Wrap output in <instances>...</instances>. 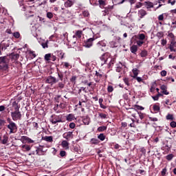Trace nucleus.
Returning <instances> with one entry per match:
<instances>
[{
    "label": "nucleus",
    "mask_w": 176,
    "mask_h": 176,
    "mask_svg": "<svg viewBox=\"0 0 176 176\" xmlns=\"http://www.w3.org/2000/svg\"><path fill=\"white\" fill-rule=\"evenodd\" d=\"M100 60L101 61L100 62L101 67H103V65H107V63H108V61H109V63L107 65L108 68H111V67H112V65L115 64V59L111 58V54H109V53L108 52L103 54L100 57Z\"/></svg>",
    "instance_id": "f257e3e1"
},
{
    "label": "nucleus",
    "mask_w": 176,
    "mask_h": 176,
    "mask_svg": "<svg viewBox=\"0 0 176 176\" xmlns=\"http://www.w3.org/2000/svg\"><path fill=\"white\" fill-rule=\"evenodd\" d=\"M9 59L8 56H1L0 57V71H6L9 66Z\"/></svg>",
    "instance_id": "f03ea898"
},
{
    "label": "nucleus",
    "mask_w": 176,
    "mask_h": 176,
    "mask_svg": "<svg viewBox=\"0 0 176 176\" xmlns=\"http://www.w3.org/2000/svg\"><path fill=\"white\" fill-rule=\"evenodd\" d=\"M83 36V31L82 30H76L72 38L71 39L72 45H76L78 42V39H80Z\"/></svg>",
    "instance_id": "7ed1b4c3"
},
{
    "label": "nucleus",
    "mask_w": 176,
    "mask_h": 176,
    "mask_svg": "<svg viewBox=\"0 0 176 176\" xmlns=\"http://www.w3.org/2000/svg\"><path fill=\"white\" fill-rule=\"evenodd\" d=\"M97 38H100V34H97L96 36H94L93 38L87 39L84 43L85 47H87V48L91 47V46H93V42H94V41H96Z\"/></svg>",
    "instance_id": "20e7f679"
},
{
    "label": "nucleus",
    "mask_w": 176,
    "mask_h": 176,
    "mask_svg": "<svg viewBox=\"0 0 176 176\" xmlns=\"http://www.w3.org/2000/svg\"><path fill=\"white\" fill-rule=\"evenodd\" d=\"M11 118L14 122L21 120V112L20 111H14L11 112Z\"/></svg>",
    "instance_id": "39448f33"
},
{
    "label": "nucleus",
    "mask_w": 176,
    "mask_h": 176,
    "mask_svg": "<svg viewBox=\"0 0 176 176\" xmlns=\"http://www.w3.org/2000/svg\"><path fill=\"white\" fill-rule=\"evenodd\" d=\"M50 122L52 123V124H56L57 123H61L63 120L60 116L52 115L51 116Z\"/></svg>",
    "instance_id": "423d86ee"
},
{
    "label": "nucleus",
    "mask_w": 176,
    "mask_h": 176,
    "mask_svg": "<svg viewBox=\"0 0 176 176\" xmlns=\"http://www.w3.org/2000/svg\"><path fill=\"white\" fill-rule=\"evenodd\" d=\"M7 128L10 130V134H14V133L17 131V124H16L14 122L8 124L7 125Z\"/></svg>",
    "instance_id": "0eeeda50"
},
{
    "label": "nucleus",
    "mask_w": 176,
    "mask_h": 176,
    "mask_svg": "<svg viewBox=\"0 0 176 176\" xmlns=\"http://www.w3.org/2000/svg\"><path fill=\"white\" fill-rule=\"evenodd\" d=\"M63 137L67 141H71V140L74 138V132L72 131L65 132L63 134Z\"/></svg>",
    "instance_id": "6e6552de"
},
{
    "label": "nucleus",
    "mask_w": 176,
    "mask_h": 176,
    "mask_svg": "<svg viewBox=\"0 0 176 176\" xmlns=\"http://www.w3.org/2000/svg\"><path fill=\"white\" fill-rule=\"evenodd\" d=\"M58 80L53 76H49L46 79V83H49V85H54L57 83Z\"/></svg>",
    "instance_id": "1a4fd4ad"
},
{
    "label": "nucleus",
    "mask_w": 176,
    "mask_h": 176,
    "mask_svg": "<svg viewBox=\"0 0 176 176\" xmlns=\"http://www.w3.org/2000/svg\"><path fill=\"white\" fill-rule=\"evenodd\" d=\"M82 83H83V85H85V86L91 87V89L92 90H94V89H96V86H97V84H96L93 82H89V80H85L84 81H82Z\"/></svg>",
    "instance_id": "9d476101"
},
{
    "label": "nucleus",
    "mask_w": 176,
    "mask_h": 176,
    "mask_svg": "<svg viewBox=\"0 0 176 176\" xmlns=\"http://www.w3.org/2000/svg\"><path fill=\"white\" fill-rule=\"evenodd\" d=\"M119 41H120V37H118L116 39L110 42V47H118L119 46Z\"/></svg>",
    "instance_id": "9b49d317"
},
{
    "label": "nucleus",
    "mask_w": 176,
    "mask_h": 176,
    "mask_svg": "<svg viewBox=\"0 0 176 176\" xmlns=\"http://www.w3.org/2000/svg\"><path fill=\"white\" fill-rule=\"evenodd\" d=\"M1 50H6L10 44L9 43V41H3L1 43Z\"/></svg>",
    "instance_id": "f8f14e48"
},
{
    "label": "nucleus",
    "mask_w": 176,
    "mask_h": 176,
    "mask_svg": "<svg viewBox=\"0 0 176 176\" xmlns=\"http://www.w3.org/2000/svg\"><path fill=\"white\" fill-rule=\"evenodd\" d=\"M113 9V6H109L108 7L104 8V10L102 11V16H107V14H109V12Z\"/></svg>",
    "instance_id": "ddd939ff"
},
{
    "label": "nucleus",
    "mask_w": 176,
    "mask_h": 176,
    "mask_svg": "<svg viewBox=\"0 0 176 176\" xmlns=\"http://www.w3.org/2000/svg\"><path fill=\"white\" fill-rule=\"evenodd\" d=\"M75 3V0H67L64 3L65 8H71L72 6H74V4Z\"/></svg>",
    "instance_id": "4468645a"
},
{
    "label": "nucleus",
    "mask_w": 176,
    "mask_h": 176,
    "mask_svg": "<svg viewBox=\"0 0 176 176\" xmlns=\"http://www.w3.org/2000/svg\"><path fill=\"white\" fill-rule=\"evenodd\" d=\"M12 107L14 108V111H20V105H19V102H17L16 100L12 102Z\"/></svg>",
    "instance_id": "2eb2a0df"
},
{
    "label": "nucleus",
    "mask_w": 176,
    "mask_h": 176,
    "mask_svg": "<svg viewBox=\"0 0 176 176\" xmlns=\"http://www.w3.org/2000/svg\"><path fill=\"white\" fill-rule=\"evenodd\" d=\"M96 46L98 47H107V41L102 40L97 43Z\"/></svg>",
    "instance_id": "dca6fc26"
},
{
    "label": "nucleus",
    "mask_w": 176,
    "mask_h": 176,
    "mask_svg": "<svg viewBox=\"0 0 176 176\" xmlns=\"http://www.w3.org/2000/svg\"><path fill=\"white\" fill-rule=\"evenodd\" d=\"M41 140L42 141H46V142H53V136H43Z\"/></svg>",
    "instance_id": "f3484780"
},
{
    "label": "nucleus",
    "mask_w": 176,
    "mask_h": 176,
    "mask_svg": "<svg viewBox=\"0 0 176 176\" xmlns=\"http://www.w3.org/2000/svg\"><path fill=\"white\" fill-rule=\"evenodd\" d=\"M162 149L166 152V153H168V152H170V151H171V145L169 144H166L164 146H162Z\"/></svg>",
    "instance_id": "a211bd4d"
},
{
    "label": "nucleus",
    "mask_w": 176,
    "mask_h": 176,
    "mask_svg": "<svg viewBox=\"0 0 176 176\" xmlns=\"http://www.w3.org/2000/svg\"><path fill=\"white\" fill-rule=\"evenodd\" d=\"M21 148L23 152H28L29 151H31V146L28 144H23L21 146Z\"/></svg>",
    "instance_id": "6ab92c4d"
},
{
    "label": "nucleus",
    "mask_w": 176,
    "mask_h": 176,
    "mask_svg": "<svg viewBox=\"0 0 176 176\" xmlns=\"http://www.w3.org/2000/svg\"><path fill=\"white\" fill-rule=\"evenodd\" d=\"M61 146L65 148V149H69V143L68 142V140L62 141Z\"/></svg>",
    "instance_id": "aec40b11"
},
{
    "label": "nucleus",
    "mask_w": 176,
    "mask_h": 176,
    "mask_svg": "<svg viewBox=\"0 0 176 176\" xmlns=\"http://www.w3.org/2000/svg\"><path fill=\"white\" fill-rule=\"evenodd\" d=\"M54 111L56 112V113H61V112H63V110L60 108L58 103L55 104L54 107Z\"/></svg>",
    "instance_id": "412c9836"
},
{
    "label": "nucleus",
    "mask_w": 176,
    "mask_h": 176,
    "mask_svg": "<svg viewBox=\"0 0 176 176\" xmlns=\"http://www.w3.org/2000/svg\"><path fill=\"white\" fill-rule=\"evenodd\" d=\"M138 16L140 19H143L144 16H146V11L144 10H140L138 11Z\"/></svg>",
    "instance_id": "4be33fe9"
},
{
    "label": "nucleus",
    "mask_w": 176,
    "mask_h": 176,
    "mask_svg": "<svg viewBox=\"0 0 176 176\" xmlns=\"http://www.w3.org/2000/svg\"><path fill=\"white\" fill-rule=\"evenodd\" d=\"M60 108L62 109V111H63V109H65V108H67V102L65 101H63V99H62V102H60L59 104H58Z\"/></svg>",
    "instance_id": "5701e85b"
},
{
    "label": "nucleus",
    "mask_w": 176,
    "mask_h": 176,
    "mask_svg": "<svg viewBox=\"0 0 176 176\" xmlns=\"http://www.w3.org/2000/svg\"><path fill=\"white\" fill-rule=\"evenodd\" d=\"M130 50L131 53H133V54H136L137 52L138 51V47H137V45H133L131 47Z\"/></svg>",
    "instance_id": "b1692460"
},
{
    "label": "nucleus",
    "mask_w": 176,
    "mask_h": 176,
    "mask_svg": "<svg viewBox=\"0 0 176 176\" xmlns=\"http://www.w3.org/2000/svg\"><path fill=\"white\" fill-rule=\"evenodd\" d=\"M95 76L97 77V79L95 78V81L100 82V80L101 79V78H102V74H101L98 72H96Z\"/></svg>",
    "instance_id": "393cba45"
},
{
    "label": "nucleus",
    "mask_w": 176,
    "mask_h": 176,
    "mask_svg": "<svg viewBox=\"0 0 176 176\" xmlns=\"http://www.w3.org/2000/svg\"><path fill=\"white\" fill-rule=\"evenodd\" d=\"M23 10L26 12V14H28V13H32L31 6H25L23 7Z\"/></svg>",
    "instance_id": "a878e982"
},
{
    "label": "nucleus",
    "mask_w": 176,
    "mask_h": 176,
    "mask_svg": "<svg viewBox=\"0 0 176 176\" xmlns=\"http://www.w3.org/2000/svg\"><path fill=\"white\" fill-rule=\"evenodd\" d=\"M66 120L68 122H72V120H75V116H74V114H69L66 117Z\"/></svg>",
    "instance_id": "bb28decb"
},
{
    "label": "nucleus",
    "mask_w": 176,
    "mask_h": 176,
    "mask_svg": "<svg viewBox=\"0 0 176 176\" xmlns=\"http://www.w3.org/2000/svg\"><path fill=\"white\" fill-rule=\"evenodd\" d=\"M90 144H91L92 145H97L100 144V140H98V139L97 138H92L90 140Z\"/></svg>",
    "instance_id": "cd10ccee"
},
{
    "label": "nucleus",
    "mask_w": 176,
    "mask_h": 176,
    "mask_svg": "<svg viewBox=\"0 0 176 176\" xmlns=\"http://www.w3.org/2000/svg\"><path fill=\"white\" fill-rule=\"evenodd\" d=\"M8 141H9V137H8L7 135H3V140H1V143L3 144V145H6Z\"/></svg>",
    "instance_id": "c85d7f7f"
},
{
    "label": "nucleus",
    "mask_w": 176,
    "mask_h": 176,
    "mask_svg": "<svg viewBox=\"0 0 176 176\" xmlns=\"http://www.w3.org/2000/svg\"><path fill=\"white\" fill-rule=\"evenodd\" d=\"M168 36L169 37V38L170 39L171 41H175V36H174V34H173V32L168 31Z\"/></svg>",
    "instance_id": "c756f323"
},
{
    "label": "nucleus",
    "mask_w": 176,
    "mask_h": 176,
    "mask_svg": "<svg viewBox=\"0 0 176 176\" xmlns=\"http://www.w3.org/2000/svg\"><path fill=\"white\" fill-rule=\"evenodd\" d=\"M146 9H151V8H153V3L151 2V1H146Z\"/></svg>",
    "instance_id": "7c9ffc66"
},
{
    "label": "nucleus",
    "mask_w": 176,
    "mask_h": 176,
    "mask_svg": "<svg viewBox=\"0 0 176 176\" xmlns=\"http://www.w3.org/2000/svg\"><path fill=\"white\" fill-rule=\"evenodd\" d=\"M98 3L100 8H101L102 9V8H104V6L107 5V3H105V0H98Z\"/></svg>",
    "instance_id": "2f4dec72"
},
{
    "label": "nucleus",
    "mask_w": 176,
    "mask_h": 176,
    "mask_svg": "<svg viewBox=\"0 0 176 176\" xmlns=\"http://www.w3.org/2000/svg\"><path fill=\"white\" fill-rule=\"evenodd\" d=\"M58 87L60 90L64 89V87H65V82H58Z\"/></svg>",
    "instance_id": "473e14b6"
},
{
    "label": "nucleus",
    "mask_w": 176,
    "mask_h": 176,
    "mask_svg": "<svg viewBox=\"0 0 176 176\" xmlns=\"http://www.w3.org/2000/svg\"><path fill=\"white\" fill-rule=\"evenodd\" d=\"M6 124V120L5 119H0V130Z\"/></svg>",
    "instance_id": "72a5a7b5"
},
{
    "label": "nucleus",
    "mask_w": 176,
    "mask_h": 176,
    "mask_svg": "<svg viewBox=\"0 0 176 176\" xmlns=\"http://www.w3.org/2000/svg\"><path fill=\"white\" fill-rule=\"evenodd\" d=\"M153 109L154 112H159V111H160V107L157 104H154L153 106Z\"/></svg>",
    "instance_id": "f704fd0d"
},
{
    "label": "nucleus",
    "mask_w": 176,
    "mask_h": 176,
    "mask_svg": "<svg viewBox=\"0 0 176 176\" xmlns=\"http://www.w3.org/2000/svg\"><path fill=\"white\" fill-rule=\"evenodd\" d=\"M105 130H107L106 126H101L98 128V131H99L100 133L105 131Z\"/></svg>",
    "instance_id": "c9c22d12"
},
{
    "label": "nucleus",
    "mask_w": 176,
    "mask_h": 176,
    "mask_svg": "<svg viewBox=\"0 0 176 176\" xmlns=\"http://www.w3.org/2000/svg\"><path fill=\"white\" fill-rule=\"evenodd\" d=\"M166 120H174V116L168 113L166 117Z\"/></svg>",
    "instance_id": "e433bc0d"
},
{
    "label": "nucleus",
    "mask_w": 176,
    "mask_h": 176,
    "mask_svg": "<svg viewBox=\"0 0 176 176\" xmlns=\"http://www.w3.org/2000/svg\"><path fill=\"white\" fill-rule=\"evenodd\" d=\"M141 57H146L148 56V51L146 50H142L140 53Z\"/></svg>",
    "instance_id": "4c0bfd02"
},
{
    "label": "nucleus",
    "mask_w": 176,
    "mask_h": 176,
    "mask_svg": "<svg viewBox=\"0 0 176 176\" xmlns=\"http://www.w3.org/2000/svg\"><path fill=\"white\" fill-rule=\"evenodd\" d=\"M29 54L31 58H35V57H36V54H35V52L30 51Z\"/></svg>",
    "instance_id": "58836bf2"
},
{
    "label": "nucleus",
    "mask_w": 176,
    "mask_h": 176,
    "mask_svg": "<svg viewBox=\"0 0 176 176\" xmlns=\"http://www.w3.org/2000/svg\"><path fill=\"white\" fill-rule=\"evenodd\" d=\"M164 16H167V14H162L158 16V20L160 21H163L164 20Z\"/></svg>",
    "instance_id": "ea45409f"
},
{
    "label": "nucleus",
    "mask_w": 176,
    "mask_h": 176,
    "mask_svg": "<svg viewBox=\"0 0 176 176\" xmlns=\"http://www.w3.org/2000/svg\"><path fill=\"white\" fill-rule=\"evenodd\" d=\"M98 138L100 140V141H104L105 140V135L104 133H100L98 136Z\"/></svg>",
    "instance_id": "a19ab883"
},
{
    "label": "nucleus",
    "mask_w": 176,
    "mask_h": 176,
    "mask_svg": "<svg viewBox=\"0 0 176 176\" xmlns=\"http://www.w3.org/2000/svg\"><path fill=\"white\" fill-rule=\"evenodd\" d=\"M20 141H21V142H23V144H24V142H25V141H28V137L21 136Z\"/></svg>",
    "instance_id": "79ce46f5"
},
{
    "label": "nucleus",
    "mask_w": 176,
    "mask_h": 176,
    "mask_svg": "<svg viewBox=\"0 0 176 176\" xmlns=\"http://www.w3.org/2000/svg\"><path fill=\"white\" fill-rule=\"evenodd\" d=\"M173 157H174V155L169 154V155H166V160H168V162H170V160H173Z\"/></svg>",
    "instance_id": "37998d69"
},
{
    "label": "nucleus",
    "mask_w": 176,
    "mask_h": 176,
    "mask_svg": "<svg viewBox=\"0 0 176 176\" xmlns=\"http://www.w3.org/2000/svg\"><path fill=\"white\" fill-rule=\"evenodd\" d=\"M48 43H49V41H46L45 43H41V46L43 47V49H46L49 47V46L47 45Z\"/></svg>",
    "instance_id": "c03bdc74"
},
{
    "label": "nucleus",
    "mask_w": 176,
    "mask_h": 176,
    "mask_svg": "<svg viewBox=\"0 0 176 176\" xmlns=\"http://www.w3.org/2000/svg\"><path fill=\"white\" fill-rule=\"evenodd\" d=\"M82 16H84V17H89V16H90V13L88 10H85L82 12Z\"/></svg>",
    "instance_id": "a18cd8bd"
},
{
    "label": "nucleus",
    "mask_w": 176,
    "mask_h": 176,
    "mask_svg": "<svg viewBox=\"0 0 176 176\" xmlns=\"http://www.w3.org/2000/svg\"><path fill=\"white\" fill-rule=\"evenodd\" d=\"M138 39H140V41H144L145 39V34H138Z\"/></svg>",
    "instance_id": "49530a36"
},
{
    "label": "nucleus",
    "mask_w": 176,
    "mask_h": 176,
    "mask_svg": "<svg viewBox=\"0 0 176 176\" xmlns=\"http://www.w3.org/2000/svg\"><path fill=\"white\" fill-rule=\"evenodd\" d=\"M12 35L16 38V39H19L20 38V33L19 32L12 33Z\"/></svg>",
    "instance_id": "de8ad7c7"
},
{
    "label": "nucleus",
    "mask_w": 176,
    "mask_h": 176,
    "mask_svg": "<svg viewBox=\"0 0 176 176\" xmlns=\"http://www.w3.org/2000/svg\"><path fill=\"white\" fill-rule=\"evenodd\" d=\"M64 67L68 69V68H72V66L71 65V64H69V63L65 62L64 63Z\"/></svg>",
    "instance_id": "09e8293b"
},
{
    "label": "nucleus",
    "mask_w": 176,
    "mask_h": 176,
    "mask_svg": "<svg viewBox=\"0 0 176 176\" xmlns=\"http://www.w3.org/2000/svg\"><path fill=\"white\" fill-rule=\"evenodd\" d=\"M123 80L125 85H126V86H130V80H129V78H123Z\"/></svg>",
    "instance_id": "8fccbe9b"
},
{
    "label": "nucleus",
    "mask_w": 176,
    "mask_h": 176,
    "mask_svg": "<svg viewBox=\"0 0 176 176\" xmlns=\"http://www.w3.org/2000/svg\"><path fill=\"white\" fill-rule=\"evenodd\" d=\"M133 78H137V76H138V69H133Z\"/></svg>",
    "instance_id": "3c124183"
},
{
    "label": "nucleus",
    "mask_w": 176,
    "mask_h": 176,
    "mask_svg": "<svg viewBox=\"0 0 176 176\" xmlns=\"http://www.w3.org/2000/svg\"><path fill=\"white\" fill-rule=\"evenodd\" d=\"M107 91L108 93H112V91H113V87L112 85H109L107 87Z\"/></svg>",
    "instance_id": "603ef678"
},
{
    "label": "nucleus",
    "mask_w": 176,
    "mask_h": 176,
    "mask_svg": "<svg viewBox=\"0 0 176 176\" xmlns=\"http://www.w3.org/2000/svg\"><path fill=\"white\" fill-rule=\"evenodd\" d=\"M52 54H47L45 55V60L46 61H50V57H51Z\"/></svg>",
    "instance_id": "864d4df0"
},
{
    "label": "nucleus",
    "mask_w": 176,
    "mask_h": 176,
    "mask_svg": "<svg viewBox=\"0 0 176 176\" xmlns=\"http://www.w3.org/2000/svg\"><path fill=\"white\" fill-rule=\"evenodd\" d=\"M19 57H20V55H19V54H15L12 55V60H19Z\"/></svg>",
    "instance_id": "5fc2aeb1"
},
{
    "label": "nucleus",
    "mask_w": 176,
    "mask_h": 176,
    "mask_svg": "<svg viewBox=\"0 0 176 176\" xmlns=\"http://www.w3.org/2000/svg\"><path fill=\"white\" fill-rule=\"evenodd\" d=\"M60 156L61 157H64L65 156H67V152H65V151H60Z\"/></svg>",
    "instance_id": "6e6d98bb"
},
{
    "label": "nucleus",
    "mask_w": 176,
    "mask_h": 176,
    "mask_svg": "<svg viewBox=\"0 0 176 176\" xmlns=\"http://www.w3.org/2000/svg\"><path fill=\"white\" fill-rule=\"evenodd\" d=\"M135 108L138 109V111H144V107L140 105H135Z\"/></svg>",
    "instance_id": "4d7b16f0"
},
{
    "label": "nucleus",
    "mask_w": 176,
    "mask_h": 176,
    "mask_svg": "<svg viewBox=\"0 0 176 176\" xmlns=\"http://www.w3.org/2000/svg\"><path fill=\"white\" fill-rule=\"evenodd\" d=\"M142 3L139 2L138 3H136L135 6V9H140V8H142Z\"/></svg>",
    "instance_id": "13d9d810"
},
{
    "label": "nucleus",
    "mask_w": 176,
    "mask_h": 176,
    "mask_svg": "<svg viewBox=\"0 0 176 176\" xmlns=\"http://www.w3.org/2000/svg\"><path fill=\"white\" fill-rule=\"evenodd\" d=\"M47 19H53V13L50 12H47Z\"/></svg>",
    "instance_id": "bf43d9fd"
},
{
    "label": "nucleus",
    "mask_w": 176,
    "mask_h": 176,
    "mask_svg": "<svg viewBox=\"0 0 176 176\" xmlns=\"http://www.w3.org/2000/svg\"><path fill=\"white\" fill-rule=\"evenodd\" d=\"M160 75L161 76H167V71L166 70H162L161 72H160Z\"/></svg>",
    "instance_id": "052dcab7"
},
{
    "label": "nucleus",
    "mask_w": 176,
    "mask_h": 176,
    "mask_svg": "<svg viewBox=\"0 0 176 176\" xmlns=\"http://www.w3.org/2000/svg\"><path fill=\"white\" fill-rule=\"evenodd\" d=\"M70 82L75 83L76 82V76H73L70 79Z\"/></svg>",
    "instance_id": "680f3d73"
},
{
    "label": "nucleus",
    "mask_w": 176,
    "mask_h": 176,
    "mask_svg": "<svg viewBox=\"0 0 176 176\" xmlns=\"http://www.w3.org/2000/svg\"><path fill=\"white\" fill-rule=\"evenodd\" d=\"M138 113L139 117L141 119V120H142V119H144V113H142L141 111H138Z\"/></svg>",
    "instance_id": "e2e57ef3"
},
{
    "label": "nucleus",
    "mask_w": 176,
    "mask_h": 176,
    "mask_svg": "<svg viewBox=\"0 0 176 176\" xmlns=\"http://www.w3.org/2000/svg\"><path fill=\"white\" fill-rule=\"evenodd\" d=\"M170 127H172L173 129H175L176 127V122L175 121H172L170 123Z\"/></svg>",
    "instance_id": "0e129e2a"
},
{
    "label": "nucleus",
    "mask_w": 176,
    "mask_h": 176,
    "mask_svg": "<svg viewBox=\"0 0 176 176\" xmlns=\"http://www.w3.org/2000/svg\"><path fill=\"white\" fill-rule=\"evenodd\" d=\"M176 1L175 0H168V3H170L172 6L175 5Z\"/></svg>",
    "instance_id": "69168bd1"
},
{
    "label": "nucleus",
    "mask_w": 176,
    "mask_h": 176,
    "mask_svg": "<svg viewBox=\"0 0 176 176\" xmlns=\"http://www.w3.org/2000/svg\"><path fill=\"white\" fill-rule=\"evenodd\" d=\"M69 127L70 129H74L75 127H76V124H75L74 122H71L69 124Z\"/></svg>",
    "instance_id": "338daca9"
},
{
    "label": "nucleus",
    "mask_w": 176,
    "mask_h": 176,
    "mask_svg": "<svg viewBox=\"0 0 176 176\" xmlns=\"http://www.w3.org/2000/svg\"><path fill=\"white\" fill-rule=\"evenodd\" d=\"M136 43L138 45V46H141L142 45H144V41L142 40L141 41H137Z\"/></svg>",
    "instance_id": "774afa93"
}]
</instances>
